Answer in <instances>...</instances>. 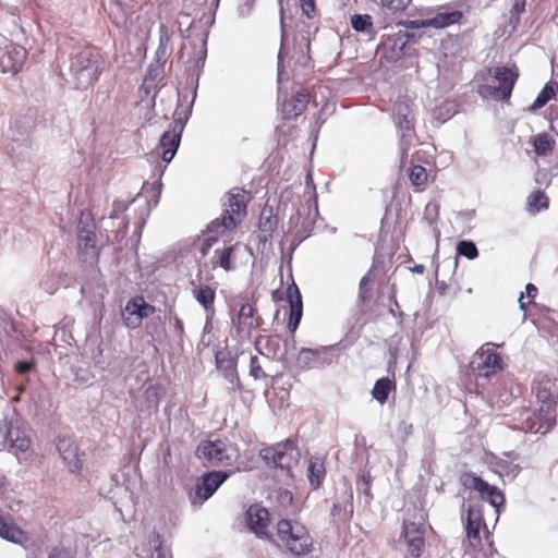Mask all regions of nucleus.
<instances>
[{"label":"nucleus","mask_w":558,"mask_h":558,"mask_svg":"<svg viewBox=\"0 0 558 558\" xmlns=\"http://www.w3.org/2000/svg\"><path fill=\"white\" fill-rule=\"evenodd\" d=\"M372 481H373V477L372 475L369 474V472H364L361 477H360V481L357 483L359 485V489L365 495L367 496L368 498H373V495H372V492H371V487H372Z\"/></svg>","instance_id":"37998d69"},{"label":"nucleus","mask_w":558,"mask_h":558,"mask_svg":"<svg viewBox=\"0 0 558 558\" xmlns=\"http://www.w3.org/2000/svg\"><path fill=\"white\" fill-rule=\"evenodd\" d=\"M373 280L368 275L364 276L360 281V296L363 301H366L369 298V291L372 287Z\"/></svg>","instance_id":"a18cd8bd"},{"label":"nucleus","mask_w":558,"mask_h":558,"mask_svg":"<svg viewBox=\"0 0 558 558\" xmlns=\"http://www.w3.org/2000/svg\"><path fill=\"white\" fill-rule=\"evenodd\" d=\"M460 483L464 488L477 492L483 500H487L497 510L505 504V495L498 487L489 485L472 472L462 473Z\"/></svg>","instance_id":"6e6552de"},{"label":"nucleus","mask_w":558,"mask_h":558,"mask_svg":"<svg viewBox=\"0 0 558 558\" xmlns=\"http://www.w3.org/2000/svg\"><path fill=\"white\" fill-rule=\"evenodd\" d=\"M276 536L281 551L293 557L307 556L314 549V539L308 529L298 520H279Z\"/></svg>","instance_id":"f257e3e1"},{"label":"nucleus","mask_w":558,"mask_h":558,"mask_svg":"<svg viewBox=\"0 0 558 558\" xmlns=\"http://www.w3.org/2000/svg\"><path fill=\"white\" fill-rule=\"evenodd\" d=\"M413 271L417 272V274H423L424 272V266L423 265H416L414 268H413Z\"/></svg>","instance_id":"6e6d98bb"},{"label":"nucleus","mask_w":558,"mask_h":558,"mask_svg":"<svg viewBox=\"0 0 558 558\" xmlns=\"http://www.w3.org/2000/svg\"><path fill=\"white\" fill-rule=\"evenodd\" d=\"M532 391L543 407L547 421L556 416L558 404V379L545 373H537L532 381Z\"/></svg>","instance_id":"39448f33"},{"label":"nucleus","mask_w":558,"mask_h":558,"mask_svg":"<svg viewBox=\"0 0 558 558\" xmlns=\"http://www.w3.org/2000/svg\"><path fill=\"white\" fill-rule=\"evenodd\" d=\"M287 293H288V301L290 304L288 329L290 330V332L292 335H294L295 330L298 329V327L300 325L302 314H303L302 296H301L298 286L294 282L288 287Z\"/></svg>","instance_id":"aec40b11"},{"label":"nucleus","mask_w":558,"mask_h":558,"mask_svg":"<svg viewBox=\"0 0 558 558\" xmlns=\"http://www.w3.org/2000/svg\"><path fill=\"white\" fill-rule=\"evenodd\" d=\"M326 475L325 462L319 458H313L310 460L307 466V477L311 486L316 489L318 488Z\"/></svg>","instance_id":"7c9ffc66"},{"label":"nucleus","mask_w":558,"mask_h":558,"mask_svg":"<svg viewBox=\"0 0 558 558\" xmlns=\"http://www.w3.org/2000/svg\"><path fill=\"white\" fill-rule=\"evenodd\" d=\"M464 530L466 541L470 547L475 550H482V536L481 532L488 534L487 525L484 521L482 505H470L464 520Z\"/></svg>","instance_id":"1a4fd4ad"},{"label":"nucleus","mask_w":558,"mask_h":558,"mask_svg":"<svg viewBox=\"0 0 558 558\" xmlns=\"http://www.w3.org/2000/svg\"><path fill=\"white\" fill-rule=\"evenodd\" d=\"M192 294L196 302L203 307L206 316L205 327L211 325L216 316V289L209 284H193Z\"/></svg>","instance_id":"f3484780"},{"label":"nucleus","mask_w":558,"mask_h":558,"mask_svg":"<svg viewBox=\"0 0 558 558\" xmlns=\"http://www.w3.org/2000/svg\"><path fill=\"white\" fill-rule=\"evenodd\" d=\"M229 363H230V368H231V371H232V375L238 376V375H236V367H235V364H234L232 361H230ZM236 379H238V383L240 384V379H239V377H236Z\"/></svg>","instance_id":"5fc2aeb1"},{"label":"nucleus","mask_w":558,"mask_h":558,"mask_svg":"<svg viewBox=\"0 0 558 558\" xmlns=\"http://www.w3.org/2000/svg\"><path fill=\"white\" fill-rule=\"evenodd\" d=\"M538 294V289L533 283H527L525 287V293H521L519 298L520 308L526 311L527 306L532 304Z\"/></svg>","instance_id":"58836bf2"},{"label":"nucleus","mask_w":558,"mask_h":558,"mask_svg":"<svg viewBox=\"0 0 558 558\" xmlns=\"http://www.w3.org/2000/svg\"><path fill=\"white\" fill-rule=\"evenodd\" d=\"M411 0H380L381 8L388 13H397L404 11Z\"/></svg>","instance_id":"a19ab883"},{"label":"nucleus","mask_w":558,"mask_h":558,"mask_svg":"<svg viewBox=\"0 0 558 558\" xmlns=\"http://www.w3.org/2000/svg\"><path fill=\"white\" fill-rule=\"evenodd\" d=\"M57 448L71 472H77L82 469L78 446L74 440L68 437L59 438Z\"/></svg>","instance_id":"412c9836"},{"label":"nucleus","mask_w":558,"mask_h":558,"mask_svg":"<svg viewBox=\"0 0 558 558\" xmlns=\"http://www.w3.org/2000/svg\"><path fill=\"white\" fill-rule=\"evenodd\" d=\"M31 438L25 430L20 427H9L7 448L14 449L17 454L19 452H26L31 448Z\"/></svg>","instance_id":"bb28decb"},{"label":"nucleus","mask_w":558,"mask_h":558,"mask_svg":"<svg viewBox=\"0 0 558 558\" xmlns=\"http://www.w3.org/2000/svg\"><path fill=\"white\" fill-rule=\"evenodd\" d=\"M278 226V217L274 213L272 207L265 206L259 215L258 220V239L266 243L271 240L272 234Z\"/></svg>","instance_id":"4be33fe9"},{"label":"nucleus","mask_w":558,"mask_h":558,"mask_svg":"<svg viewBox=\"0 0 558 558\" xmlns=\"http://www.w3.org/2000/svg\"><path fill=\"white\" fill-rule=\"evenodd\" d=\"M101 62L100 49L97 47H86L75 56L71 69L78 77H85L89 84H94L100 75Z\"/></svg>","instance_id":"423d86ee"},{"label":"nucleus","mask_w":558,"mask_h":558,"mask_svg":"<svg viewBox=\"0 0 558 558\" xmlns=\"http://www.w3.org/2000/svg\"><path fill=\"white\" fill-rule=\"evenodd\" d=\"M490 73L498 82V86L480 85L478 94L483 98L490 97L499 101H509L520 75L517 64L495 66Z\"/></svg>","instance_id":"7ed1b4c3"},{"label":"nucleus","mask_w":558,"mask_h":558,"mask_svg":"<svg viewBox=\"0 0 558 558\" xmlns=\"http://www.w3.org/2000/svg\"><path fill=\"white\" fill-rule=\"evenodd\" d=\"M252 199L251 191L240 186L232 187L225 195L222 214L209 223L208 230H234L247 216V207Z\"/></svg>","instance_id":"f03ea898"},{"label":"nucleus","mask_w":558,"mask_h":558,"mask_svg":"<svg viewBox=\"0 0 558 558\" xmlns=\"http://www.w3.org/2000/svg\"><path fill=\"white\" fill-rule=\"evenodd\" d=\"M8 43L9 40L2 34H0V52H2Z\"/></svg>","instance_id":"603ef678"},{"label":"nucleus","mask_w":558,"mask_h":558,"mask_svg":"<svg viewBox=\"0 0 558 558\" xmlns=\"http://www.w3.org/2000/svg\"><path fill=\"white\" fill-rule=\"evenodd\" d=\"M326 353L325 348L310 349L302 348L296 356V364L301 368H313L322 362V356Z\"/></svg>","instance_id":"cd10ccee"},{"label":"nucleus","mask_w":558,"mask_h":558,"mask_svg":"<svg viewBox=\"0 0 558 558\" xmlns=\"http://www.w3.org/2000/svg\"><path fill=\"white\" fill-rule=\"evenodd\" d=\"M436 289L439 295H450L452 298H456L461 291V287L454 276L449 282H446L445 280H436Z\"/></svg>","instance_id":"e433bc0d"},{"label":"nucleus","mask_w":558,"mask_h":558,"mask_svg":"<svg viewBox=\"0 0 558 558\" xmlns=\"http://www.w3.org/2000/svg\"><path fill=\"white\" fill-rule=\"evenodd\" d=\"M265 341L266 349L276 354V348L279 347V337L278 336H267V337H258L255 345L259 350V345Z\"/></svg>","instance_id":"c03bdc74"},{"label":"nucleus","mask_w":558,"mask_h":558,"mask_svg":"<svg viewBox=\"0 0 558 558\" xmlns=\"http://www.w3.org/2000/svg\"><path fill=\"white\" fill-rule=\"evenodd\" d=\"M462 17L463 13L458 10L450 12H439L430 19L423 20L421 25L435 28H445L459 23Z\"/></svg>","instance_id":"a878e982"},{"label":"nucleus","mask_w":558,"mask_h":558,"mask_svg":"<svg viewBox=\"0 0 558 558\" xmlns=\"http://www.w3.org/2000/svg\"><path fill=\"white\" fill-rule=\"evenodd\" d=\"M457 253L469 259H474L478 256L476 245L472 241L462 240L457 244Z\"/></svg>","instance_id":"ea45409f"},{"label":"nucleus","mask_w":558,"mask_h":558,"mask_svg":"<svg viewBox=\"0 0 558 558\" xmlns=\"http://www.w3.org/2000/svg\"><path fill=\"white\" fill-rule=\"evenodd\" d=\"M393 114L399 128L410 131L414 128V116L409 104L399 101L393 107Z\"/></svg>","instance_id":"c756f323"},{"label":"nucleus","mask_w":558,"mask_h":558,"mask_svg":"<svg viewBox=\"0 0 558 558\" xmlns=\"http://www.w3.org/2000/svg\"><path fill=\"white\" fill-rule=\"evenodd\" d=\"M216 238H207L203 244H202V248H201V253L203 256L207 255L209 248L214 245V243L216 242Z\"/></svg>","instance_id":"8fccbe9b"},{"label":"nucleus","mask_w":558,"mask_h":558,"mask_svg":"<svg viewBox=\"0 0 558 558\" xmlns=\"http://www.w3.org/2000/svg\"><path fill=\"white\" fill-rule=\"evenodd\" d=\"M555 97V89L551 85L546 84L537 95L530 110L535 111L543 108L551 98Z\"/></svg>","instance_id":"4c0bfd02"},{"label":"nucleus","mask_w":558,"mask_h":558,"mask_svg":"<svg viewBox=\"0 0 558 558\" xmlns=\"http://www.w3.org/2000/svg\"><path fill=\"white\" fill-rule=\"evenodd\" d=\"M232 322L236 337L240 340H245L251 338L253 330L262 326L263 318L257 314L253 304L244 303Z\"/></svg>","instance_id":"9b49d317"},{"label":"nucleus","mask_w":558,"mask_h":558,"mask_svg":"<svg viewBox=\"0 0 558 558\" xmlns=\"http://www.w3.org/2000/svg\"><path fill=\"white\" fill-rule=\"evenodd\" d=\"M35 367V362L31 361V362H26V361H19L16 364H15V372L17 374H25L32 369H34Z\"/></svg>","instance_id":"de8ad7c7"},{"label":"nucleus","mask_w":558,"mask_h":558,"mask_svg":"<svg viewBox=\"0 0 558 558\" xmlns=\"http://www.w3.org/2000/svg\"><path fill=\"white\" fill-rule=\"evenodd\" d=\"M526 0H514L511 14L519 16L525 11Z\"/></svg>","instance_id":"09e8293b"},{"label":"nucleus","mask_w":558,"mask_h":558,"mask_svg":"<svg viewBox=\"0 0 558 558\" xmlns=\"http://www.w3.org/2000/svg\"><path fill=\"white\" fill-rule=\"evenodd\" d=\"M174 328L178 331V333L183 335L184 326H183V322L179 317H175V319H174Z\"/></svg>","instance_id":"3c124183"},{"label":"nucleus","mask_w":558,"mask_h":558,"mask_svg":"<svg viewBox=\"0 0 558 558\" xmlns=\"http://www.w3.org/2000/svg\"><path fill=\"white\" fill-rule=\"evenodd\" d=\"M427 515L422 510L408 511V517L403 519L401 536L408 547V551L414 558H420L425 547V525Z\"/></svg>","instance_id":"20e7f679"},{"label":"nucleus","mask_w":558,"mask_h":558,"mask_svg":"<svg viewBox=\"0 0 558 558\" xmlns=\"http://www.w3.org/2000/svg\"><path fill=\"white\" fill-rule=\"evenodd\" d=\"M246 523L251 531L259 536H268L269 512L258 504L250 506L246 511Z\"/></svg>","instance_id":"6ab92c4d"},{"label":"nucleus","mask_w":558,"mask_h":558,"mask_svg":"<svg viewBox=\"0 0 558 558\" xmlns=\"http://www.w3.org/2000/svg\"><path fill=\"white\" fill-rule=\"evenodd\" d=\"M311 100V94L307 88L299 89L289 99H286L280 106V113L283 120L298 119L307 108Z\"/></svg>","instance_id":"2eb2a0df"},{"label":"nucleus","mask_w":558,"mask_h":558,"mask_svg":"<svg viewBox=\"0 0 558 558\" xmlns=\"http://www.w3.org/2000/svg\"><path fill=\"white\" fill-rule=\"evenodd\" d=\"M473 369L478 377L489 378L504 369L505 363L501 355L493 349L481 348L472 362Z\"/></svg>","instance_id":"ddd939ff"},{"label":"nucleus","mask_w":558,"mask_h":558,"mask_svg":"<svg viewBox=\"0 0 558 558\" xmlns=\"http://www.w3.org/2000/svg\"><path fill=\"white\" fill-rule=\"evenodd\" d=\"M26 59V50L17 45L8 43L0 52V69L2 72L16 73Z\"/></svg>","instance_id":"a211bd4d"},{"label":"nucleus","mask_w":558,"mask_h":558,"mask_svg":"<svg viewBox=\"0 0 558 558\" xmlns=\"http://www.w3.org/2000/svg\"><path fill=\"white\" fill-rule=\"evenodd\" d=\"M518 424L515 428L525 433H547L556 423V416L547 421L543 407L539 405L537 412L523 408L519 412Z\"/></svg>","instance_id":"f8f14e48"},{"label":"nucleus","mask_w":558,"mask_h":558,"mask_svg":"<svg viewBox=\"0 0 558 558\" xmlns=\"http://www.w3.org/2000/svg\"><path fill=\"white\" fill-rule=\"evenodd\" d=\"M250 376L255 380H264L268 378V374L264 371L257 355H253L250 360Z\"/></svg>","instance_id":"79ce46f5"},{"label":"nucleus","mask_w":558,"mask_h":558,"mask_svg":"<svg viewBox=\"0 0 558 558\" xmlns=\"http://www.w3.org/2000/svg\"><path fill=\"white\" fill-rule=\"evenodd\" d=\"M548 207L549 198L542 190H535L526 197V210L531 215H536Z\"/></svg>","instance_id":"2f4dec72"},{"label":"nucleus","mask_w":558,"mask_h":558,"mask_svg":"<svg viewBox=\"0 0 558 558\" xmlns=\"http://www.w3.org/2000/svg\"><path fill=\"white\" fill-rule=\"evenodd\" d=\"M7 485V477L2 474H0V493L4 489Z\"/></svg>","instance_id":"864d4df0"},{"label":"nucleus","mask_w":558,"mask_h":558,"mask_svg":"<svg viewBox=\"0 0 558 558\" xmlns=\"http://www.w3.org/2000/svg\"><path fill=\"white\" fill-rule=\"evenodd\" d=\"M48 558H58V554L57 553H51Z\"/></svg>","instance_id":"4d7b16f0"},{"label":"nucleus","mask_w":558,"mask_h":558,"mask_svg":"<svg viewBox=\"0 0 558 558\" xmlns=\"http://www.w3.org/2000/svg\"><path fill=\"white\" fill-rule=\"evenodd\" d=\"M259 454L269 466L291 470L298 464L300 453L292 441H286L264 448Z\"/></svg>","instance_id":"0eeeda50"},{"label":"nucleus","mask_w":558,"mask_h":558,"mask_svg":"<svg viewBox=\"0 0 558 558\" xmlns=\"http://www.w3.org/2000/svg\"><path fill=\"white\" fill-rule=\"evenodd\" d=\"M397 384L395 378L383 377L376 380L372 396L380 404H385L391 392L396 391Z\"/></svg>","instance_id":"c85d7f7f"},{"label":"nucleus","mask_w":558,"mask_h":558,"mask_svg":"<svg viewBox=\"0 0 558 558\" xmlns=\"http://www.w3.org/2000/svg\"><path fill=\"white\" fill-rule=\"evenodd\" d=\"M78 247L87 252L96 247L97 235L96 226L90 211H82L77 225Z\"/></svg>","instance_id":"dca6fc26"},{"label":"nucleus","mask_w":558,"mask_h":558,"mask_svg":"<svg viewBox=\"0 0 558 558\" xmlns=\"http://www.w3.org/2000/svg\"><path fill=\"white\" fill-rule=\"evenodd\" d=\"M0 536L13 543H22L25 539L24 531L2 515H0Z\"/></svg>","instance_id":"473e14b6"},{"label":"nucleus","mask_w":558,"mask_h":558,"mask_svg":"<svg viewBox=\"0 0 558 558\" xmlns=\"http://www.w3.org/2000/svg\"><path fill=\"white\" fill-rule=\"evenodd\" d=\"M411 25H412V26H418V24H417V22H416V21H412V22H411Z\"/></svg>","instance_id":"bf43d9fd"},{"label":"nucleus","mask_w":558,"mask_h":558,"mask_svg":"<svg viewBox=\"0 0 558 558\" xmlns=\"http://www.w3.org/2000/svg\"><path fill=\"white\" fill-rule=\"evenodd\" d=\"M156 558H165V556L160 551H158Z\"/></svg>","instance_id":"13d9d810"},{"label":"nucleus","mask_w":558,"mask_h":558,"mask_svg":"<svg viewBox=\"0 0 558 558\" xmlns=\"http://www.w3.org/2000/svg\"><path fill=\"white\" fill-rule=\"evenodd\" d=\"M181 140V133L173 131H167L162 134L159 143L161 149V158L165 162H170L174 157Z\"/></svg>","instance_id":"393cba45"},{"label":"nucleus","mask_w":558,"mask_h":558,"mask_svg":"<svg viewBox=\"0 0 558 558\" xmlns=\"http://www.w3.org/2000/svg\"><path fill=\"white\" fill-rule=\"evenodd\" d=\"M196 454L198 458L205 459L213 464L221 463L226 458L225 448L219 440L202 441L196 449Z\"/></svg>","instance_id":"5701e85b"},{"label":"nucleus","mask_w":558,"mask_h":558,"mask_svg":"<svg viewBox=\"0 0 558 558\" xmlns=\"http://www.w3.org/2000/svg\"><path fill=\"white\" fill-rule=\"evenodd\" d=\"M351 26L356 32H362L367 35H374L375 28L373 19L368 14H354L351 17Z\"/></svg>","instance_id":"c9c22d12"},{"label":"nucleus","mask_w":558,"mask_h":558,"mask_svg":"<svg viewBox=\"0 0 558 558\" xmlns=\"http://www.w3.org/2000/svg\"><path fill=\"white\" fill-rule=\"evenodd\" d=\"M155 312V306L147 303L143 295H135L126 302L121 316L125 327L136 329L142 326L144 318L150 317Z\"/></svg>","instance_id":"9d476101"},{"label":"nucleus","mask_w":558,"mask_h":558,"mask_svg":"<svg viewBox=\"0 0 558 558\" xmlns=\"http://www.w3.org/2000/svg\"><path fill=\"white\" fill-rule=\"evenodd\" d=\"M532 144L538 156H547L551 154L555 147V141L546 132L536 134L533 137Z\"/></svg>","instance_id":"72a5a7b5"},{"label":"nucleus","mask_w":558,"mask_h":558,"mask_svg":"<svg viewBox=\"0 0 558 558\" xmlns=\"http://www.w3.org/2000/svg\"><path fill=\"white\" fill-rule=\"evenodd\" d=\"M301 9L304 15L312 19L316 14V2L315 0H300Z\"/></svg>","instance_id":"49530a36"},{"label":"nucleus","mask_w":558,"mask_h":558,"mask_svg":"<svg viewBox=\"0 0 558 558\" xmlns=\"http://www.w3.org/2000/svg\"><path fill=\"white\" fill-rule=\"evenodd\" d=\"M409 179L416 192H422L426 189L428 182V174L424 167L414 165L411 167Z\"/></svg>","instance_id":"f704fd0d"},{"label":"nucleus","mask_w":558,"mask_h":558,"mask_svg":"<svg viewBox=\"0 0 558 558\" xmlns=\"http://www.w3.org/2000/svg\"><path fill=\"white\" fill-rule=\"evenodd\" d=\"M227 477L228 474L223 471H211L204 474L196 484L195 498L193 502L202 504L210 498Z\"/></svg>","instance_id":"4468645a"},{"label":"nucleus","mask_w":558,"mask_h":558,"mask_svg":"<svg viewBox=\"0 0 558 558\" xmlns=\"http://www.w3.org/2000/svg\"><path fill=\"white\" fill-rule=\"evenodd\" d=\"M238 246L239 245L235 243L225 246L222 248H217L210 260L213 269L220 267L225 271L234 270L235 266L233 264V260L235 258V251Z\"/></svg>","instance_id":"b1692460"},{"label":"nucleus","mask_w":558,"mask_h":558,"mask_svg":"<svg viewBox=\"0 0 558 558\" xmlns=\"http://www.w3.org/2000/svg\"><path fill=\"white\" fill-rule=\"evenodd\" d=\"M216 362H217V364H219V363H220V361H219V359H218V357L216 359ZM218 367H220V365H218Z\"/></svg>","instance_id":"052dcab7"}]
</instances>
